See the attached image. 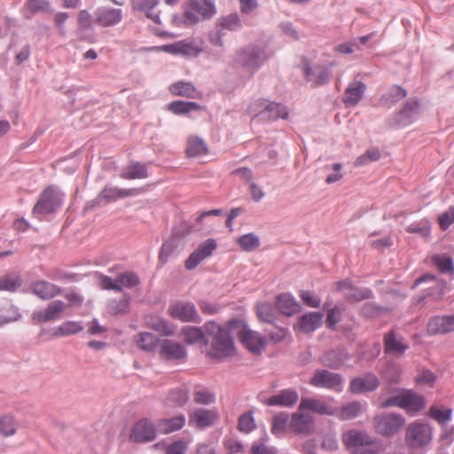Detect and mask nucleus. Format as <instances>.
<instances>
[{
    "mask_svg": "<svg viewBox=\"0 0 454 454\" xmlns=\"http://www.w3.org/2000/svg\"><path fill=\"white\" fill-rule=\"evenodd\" d=\"M21 286L18 275H5L0 278V291L15 292Z\"/></svg>",
    "mask_w": 454,
    "mask_h": 454,
    "instance_id": "obj_46",
    "label": "nucleus"
},
{
    "mask_svg": "<svg viewBox=\"0 0 454 454\" xmlns=\"http://www.w3.org/2000/svg\"><path fill=\"white\" fill-rule=\"evenodd\" d=\"M207 332L213 336L210 355L214 358L223 359L235 354V346L229 331L215 323L207 325Z\"/></svg>",
    "mask_w": 454,
    "mask_h": 454,
    "instance_id": "obj_2",
    "label": "nucleus"
},
{
    "mask_svg": "<svg viewBox=\"0 0 454 454\" xmlns=\"http://www.w3.org/2000/svg\"><path fill=\"white\" fill-rule=\"evenodd\" d=\"M451 411H452L450 409H441L436 405H433L429 409V416L439 424L443 425L450 420Z\"/></svg>",
    "mask_w": 454,
    "mask_h": 454,
    "instance_id": "obj_52",
    "label": "nucleus"
},
{
    "mask_svg": "<svg viewBox=\"0 0 454 454\" xmlns=\"http://www.w3.org/2000/svg\"><path fill=\"white\" fill-rule=\"evenodd\" d=\"M83 330L81 322L66 321L51 330L53 338L66 337L78 333Z\"/></svg>",
    "mask_w": 454,
    "mask_h": 454,
    "instance_id": "obj_31",
    "label": "nucleus"
},
{
    "mask_svg": "<svg viewBox=\"0 0 454 454\" xmlns=\"http://www.w3.org/2000/svg\"><path fill=\"white\" fill-rule=\"evenodd\" d=\"M147 167L145 164L132 163L127 167L121 174L120 176L123 179H142L147 177Z\"/></svg>",
    "mask_w": 454,
    "mask_h": 454,
    "instance_id": "obj_34",
    "label": "nucleus"
},
{
    "mask_svg": "<svg viewBox=\"0 0 454 454\" xmlns=\"http://www.w3.org/2000/svg\"><path fill=\"white\" fill-rule=\"evenodd\" d=\"M193 400L200 404H210L215 402V394L209 389L204 387H197L193 393Z\"/></svg>",
    "mask_w": 454,
    "mask_h": 454,
    "instance_id": "obj_49",
    "label": "nucleus"
},
{
    "mask_svg": "<svg viewBox=\"0 0 454 454\" xmlns=\"http://www.w3.org/2000/svg\"><path fill=\"white\" fill-rule=\"evenodd\" d=\"M402 409L407 411H419L424 409L426 402L421 395L411 390H402Z\"/></svg>",
    "mask_w": 454,
    "mask_h": 454,
    "instance_id": "obj_24",
    "label": "nucleus"
},
{
    "mask_svg": "<svg viewBox=\"0 0 454 454\" xmlns=\"http://www.w3.org/2000/svg\"><path fill=\"white\" fill-rule=\"evenodd\" d=\"M419 106V102L416 100L407 102L398 114L396 121L403 125L411 123L413 115L418 114Z\"/></svg>",
    "mask_w": 454,
    "mask_h": 454,
    "instance_id": "obj_38",
    "label": "nucleus"
},
{
    "mask_svg": "<svg viewBox=\"0 0 454 454\" xmlns=\"http://www.w3.org/2000/svg\"><path fill=\"white\" fill-rule=\"evenodd\" d=\"M49 6L50 4L46 0H27L26 3V8L31 13L46 12L49 9Z\"/></svg>",
    "mask_w": 454,
    "mask_h": 454,
    "instance_id": "obj_61",
    "label": "nucleus"
},
{
    "mask_svg": "<svg viewBox=\"0 0 454 454\" xmlns=\"http://www.w3.org/2000/svg\"><path fill=\"white\" fill-rule=\"evenodd\" d=\"M300 411H311L319 415L333 416L336 408L330 406L326 402L314 397H301L299 404Z\"/></svg>",
    "mask_w": 454,
    "mask_h": 454,
    "instance_id": "obj_14",
    "label": "nucleus"
},
{
    "mask_svg": "<svg viewBox=\"0 0 454 454\" xmlns=\"http://www.w3.org/2000/svg\"><path fill=\"white\" fill-rule=\"evenodd\" d=\"M117 286L120 287V292L123 288H132L140 284L138 276L132 271H125L120 273L117 278Z\"/></svg>",
    "mask_w": 454,
    "mask_h": 454,
    "instance_id": "obj_41",
    "label": "nucleus"
},
{
    "mask_svg": "<svg viewBox=\"0 0 454 454\" xmlns=\"http://www.w3.org/2000/svg\"><path fill=\"white\" fill-rule=\"evenodd\" d=\"M184 340L190 344L196 343L203 339V333L200 328L185 326L181 332Z\"/></svg>",
    "mask_w": 454,
    "mask_h": 454,
    "instance_id": "obj_53",
    "label": "nucleus"
},
{
    "mask_svg": "<svg viewBox=\"0 0 454 454\" xmlns=\"http://www.w3.org/2000/svg\"><path fill=\"white\" fill-rule=\"evenodd\" d=\"M305 74L309 81L313 82L315 84L319 85L323 84L328 81L330 76V72L326 68H320L317 71V77H314V74L310 71L309 67L305 69Z\"/></svg>",
    "mask_w": 454,
    "mask_h": 454,
    "instance_id": "obj_57",
    "label": "nucleus"
},
{
    "mask_svg": "<svg viewBox=\"0 0 454 454\" xmlns=\"http://www.w3.org/2000/svg\"><path fill=\"white\" fill-rule=\"evenodd\" d=\"M406 95V91L402 87L394 85L390 88L387 93L381 97L380 104L384 106L390 107L395 103L404 98Z\"/></svg>",
    "mask_w": 454,
    "mask_h": 454,
    "instance_id": "obj_35",
    "label": "nucleus"
},
{
    "mask_svg": "<svg viewBox=\"0 0 454 454\" xmlns=\"http://www.w3.org/2000/svg\"><path fill=\"white\" fill-rule=\"evenodd\" d=\"M200 108V106L194 102L172 101V113L176 114H187Z\"/></svg>",
    "mask_w": 454,
    "mask_h": 454,
    "instance_id": "obj_55",
    "label": "nucleus"
},
{
    "mask_svg": "<svg viewBox=\"0 0 454 454\" xmlns=\"http://www.w3.org/2000/svg\"><path fill=\"white\" fill-rule=\"evenodd\" d=\"M156 430L153 425L146 419L136 422L129 432V440L136 443H145L154 440Z\"/></svg>",
    "mask_w": 454,
    "mask_h": 454,
    "instance_id": "obj_9",
    "label": "nucleus"
},
{
    "mask_svg": "<svg viewBox=\"0 0 454 454\" xmlns=\"http://www.w3.org/2000/svg\"><path fill=\"white\" fill-rule=\"evenodd\" d=\"M384 345L387 352L395 354H403L409 347L403 340L397 339L393 332L386 334Z\"/></svg>",
    "mask_w": 454,
    "mask_h": 454,
    "instance_id": "obj_33",
    "label": "nucleus"
},
{
    "mask_svg": "<svg viewBox=\"0 0 454 454\" xmlns=\"http://www.w3.org/2000/svg\"><path fill=\"white\" fill-rule=\"evenodd\" d=\"M216 247V241L213 239L202 242L185 261V268L189 270L195 269L202 261L212 255Z\"/></svg>",
    "mask_w": 454,
    "mask_h": 454,
    "instance_id": "obj_12",
    "label": "nucleus"
},
{
    "mask_svg": "<svg viewBox=\"0 0 454 454\" xmlns=\"http://www.w3.org/2000/svg\"><path fill=\"white\" fill-rule=\"evenodd\" d=\"M322 321V313L309 312L301 316L294 328L295 331H300L304 333H311L321 326Z\"/></svg>",
    "mask_w": 454,
    "mask_h": 454,
    "instance_id": "obj_18",
    "label": "nucleus"
},
{
    "mask_svg": "<svg viewBox=\"0 0 454 454\" xmlns=\"http://www.w3.org/2000/svg\"><path fill=\"white\" fill-rule=\"evenodd\" d=\"M432 262L442 273L453 272L452 260L448 255L435 254L432 256Z\"/></svg>",
    "mask_w": 454,
    "mask_h": 454,
    "instance_id": "obj_48",
    "label": "nucleus"
},
{
    "mask_svg": "<svg viewBox=\"0 0 454 454\" xmlns=\"http://www.w3.org/2000/svg\"><path fill=\"white\" fill-rule=\"evenodd\" d=\"M172 94L192 98L199 96V92L192 83L184 82H178L172 85Z\"/></svg>",
    "mask_w": 454,
    "mask_h": 454,
    "instance_id": "obj_43",
    "label": "nucleus"
},
{
    "mask_svg": "<svg viewBox=\"0 0 454 454\" xmlns=\"http://www.w3.org/2000/svg\"><path fill=\"white\" fill-rule=\"evenodd\" d=\"M31 292L42 300H51L62 292L57 285L45 280H37L32 283Z\"/></svg>",
    "mask_w": 454,
    "mask_h": 454,
    "instance_id": "obj_19",
    "label": "nucleus"
},
{
    "mask_svg": "<svg viewBox=\"0 0 454 454\" xmlns=\"http://www.w3.org/2000/svg\"><path fill=\"white\" fill-rule=\"evenodd\" d=\"M217 419L218 415L215 411L200 409L191 414L189 422L191 424L194 423L197 427L203 428L211 426Z\"/></svg>",
    "mask_w": 454,
    "mask_h": 454,
    "instance_id": "obj_27",
    "label": "nucleus"
},
{
    "mask_svg": "<svg viewBox=\"0 0 454 454\" xmlns=\"http://www.w3.org/2000/svg\"><path fill=\"white\" fill-rule=\"evenodd\" d=\"M270 100L265 98H259L253 101L248 106V114L253 118H259L261 121H264L267 113V108Z\"/></svg>",
    "mask_w": 454,
    "mask_h": 454,
    "instance_id": "obj_40",
    "label": "nucleus"
},
{
    "mask_svg": "<svg viewBox=\"0 0 454 454\" xmlns=\"http://www.w3.org/2000/svg\"><path fill=\"white\" fill-rule=\"evenodd\" d=\"M138 192L139 190L136 188L121 189L114 186H106L102 190L99 197L106 202H112L119 199L136 196L138 193Z\"/></svg>",
    "mask_w": 454,
    "mask_h": 454,
    "instance_id": "obj_23",
    "label": "nucleus"
},
{
    "mask_svg": "<svg viewBox=\"0 0 454 454\" xmlns=\"http://www.w3.org/2000/svg\"><path fill=\"white\" fill-rule=\"evenodd\" d=\"M65 194L56 186L50 185L43 189L32 209L35 217L55 213L62 205Z\"/></svg>",
    "mask_w": 454,
    "mask_h": 454,
    "instance_id": "obj_3",
    "label": "nucleus"
},
{
    "mask_svg": "<svg viewBox=\"0 0 454 454\" xmlns=\"http://www.w3.org/2000/svg\"><path fill=\"white\" fill-rule=\"evenodd\" d=\"M364 410V405L359 401H353L336 409L334 414L340 420H350L357 418Z\"/></svg>",
    "mask_w": 454,
    "mask_h": 454,
    "instance_id": "obj_26",
    "label": "nucleus"
},
{
    "mask_svg": "<svg viewBox=\"0 0 454 454\" xmlns=\"http://www.w3.org/2000/svg\"><path fill=\"white\" fill-rule=\"evenodd\" d=\"M98 286L103 290H114L120 292V287L117 286V279H113L109 276L99 274L98 277Z\"/></svg>",
    "mask_w": 454,
    "mask_h": 454,
    "instance_id": "obj_60",
    "label": "nucleus"
},
{
    "mask_svg": "<svg viewBox=\"0 0 454 454\" xmlns=\"http://www.w3.org/2000/svg\"><path fill=\"white\" fill-rule=\"evenodd\" d=\"M238 337L243 346L253 354H260L267 344V340L263 336L247 327L239 332Z\"/></svg>",
    "mask_w": 454,
    "mask_h": 454,
    "instance_id": "obj_11",
    "label": "nucleus"
},
{
    "mask_svg": "<svg viewBox=\"0 0 454 454\" xmlns=\"http://www.w3.org/2000/svg\"><path fill=\"white\" fill-rule=\"evenodd\" d=\"M220 27L223 29L236 30L240 27V20L237 14H230L220 20Z\"/></svg>",
    "mask_w": 454,
    "mask_h": 454,
    "instance_id": "obj_59",
    "label": "nucleus"
},
{
    "mask_svg": "<svg viewBox=\"0 0 454 454\" xmlns=\"http://www.w3.org/2000/svg\"><path fill=\"white\" fill-rule=\"evenodd\" d=\"M289 420L288 415L286 413H281L277 415L273 419L272 428L271 431L273 434H277L278 432H282Z\"/></svg>",
    "mask_w": 454,
    "mask_h": 454,
    "instance_id": "obj_62",
    "label": "nucleus"
},
{
    "mask_svg": "<svg viewBox=\"0 0 454 454\" xmlns=\"http://www.w3.org/2000/svg\"><path fill=\"white\" fill-rule=\"evenodd\" d=\"M108 312L112 315H124L129 310V297L123 296L119 300H111L107 305Z\"/></svg>",
    "mask_w": 454,
    "mask_h": 454,
    "instance_id": "obj_42",
    "label": "nucleus"
},
{
    "mask_svg": "<svg viewBox=\"0 0 454 454\" xmlns=\"http://www.w3.org/2000/svg\"><path fill=\"white\" fill-rule=\"evenodd\" d=\"M381 156L380 151L377 148L368 149L364 154L356 158L355 161L356 167L367 165L371 162L378 160Z\"/></svg>",
    "mask_w": 454,
    "mask_h": 454,
    "instance_id": "obj_50",
    "label": "nucleus"
},
{
    "mask_svg": "<svg viewBox=\"0 0 454 454\" xmlns=\"http://www.w3.org/2000/svg\"><path fill=\"white\" fill-rule=\"evenodd\" d=\"M287 117L288 111L284 105L273 101L269 102L264 121H271L278 119H286Z\"/></svg>",
    "mask_w": 454,
    "mask_h": 454,
    "instance_id": "obj_36",
    "label": "nucleus"
},
{
    "mask_svg": "<svg viewBox=\"0 0 454 454\" xmlns=\"http://www.w3.org/2000/svg\"><path fill=\"white\" fill-rule=\"evenodd\" d=\"M276 306L279 311L287 317H292L301 311L300 303L289 294H281L277 297Z\"/></svg>",
    "mask_w": 454,
    "mask_h": 454,
    "instance_id": "obj_21",
    "label": "nucleus"
},
{
    "mask_svg": "<svg viewBox=\"0 0 454 454\" xmlns=\"http://www.w3.org/2000/svg\"><path fill=\"white\" fill-rule=\"evenodd\" d=\"M215 12V5L208 0H192L184 15V22L192 25L201 19H209Z\"/></svg>",
    "mask_w": 454,
    "mask_h": 454,
    "instance_id": "obj_6",
    "label": "nucleus"
},
{
    "mask_svg": "<svg viewBox=\"0 0 454 454\" xmlns=\"http://www.w3.org/2000/svg\"><path fill=\"white\" fill-rule=\"evenodd\" d=\"M257 316L260 320L270 323L274 320V309L268 302L261 303L257 306Z\"/></svg>",
    "mask_w": 454,
    "mask_h": 454,
    "instance_id": "obj_56",
    "label": "nucleus"
},
{
    "mask_svg": "<svg viewBox=\"0 0 454 454\" xmlns=\"http://www.w3.org/2000/svg\"><path fill=\"white\" fill-rule=\"evenodd\" d=\"M288 427L296 434L309 435L315 431V421L312 416L299 411L292 414Z\"/></svg>",
    "mask_w": 454,
    "mask_h": 454,
    "instance_id": "obj_13",
    "label": "nucleus"
},
{
    "mask_svg": "<svg viewBox=\"0 0 454 454\" xmlns=\"http://www.w3.org/2000/svg\"><path fill=\"white\" fill-rule=\"evenodd\" d=\"M269 56L266 47L251 46L239 54L238 63L247 69L249 75H253L268 59Z\"/></svg>",
    "mask_w": 454,
    "mask_h": 454,
    "instance_id": "obj_4",
    "label": "nucleus"
},
{
    "mask_svg": "<svg viewBox=\"0 0 454 454\" xmlns=\"http://www.w3.org/2000/svg\"><path fill=\"white\" fill-rule=\"evenodd\" d=\"M158 335L150 333H140L137 335V346L148 352H157L161 359H170V342L168 339L170 334V328L167 322L162 320L155 321L153 325Z\"/></svg>",
    "mask_w": 454,
    "mask_h": 454,
    "instance_id": "obj_1",
    "label": "nucleus"
},
{
    "mask_svg": "<svg viewBox=\"0 0 454 454\" xmlns=\"http://www.w3.org/2000/svg\"><path fill=\"white\" fill-rule=\"evenodd\" d=\"M348 358V354L333 350L325 355L323 364L330 368L339 369Z\"/></svg>",
    "mask_w": 454,
    "mask_h": 454,
    "instance_id": "obj_37",
    "label": "nucleus"
},
{
    "mask_svg": "<svg viewBox=\"0 0 454 454\" xmlns=\"http://www.w3.org/2000/svg\"><path fill=\"white\" fill-rule=\"evenodd\" d=\"M158 4V0H134L133 6L146 13V16L155 21L157 24H161L159 13L155 10Z\"/></svg>",
    "mask_w": 454,
    "mask_h": 454,
    "instance_id": "obj_32",
    "label": "nucleus"
},
{
    "mask_svg": "<svg viewBox=\"0 0 454 454\" xmlns=\"http://www.w3.org/2000/svg\"><path fill=\"white\" fill-rule=\"evenodd\" d=\"M406 444L412 449L427 447L432 442V428L427 423H411L405 434Z\"/></svg>",
    "mask_w": 454,
    "mask_h": 454,
    "instance_id": "obj_5",
    "label": "nucleus"
},
{
    "mask_svg": "<svg viewBox=\"0 0 454 454\" xmlns=\"http://www.w3.org/2000/svg\"><path fill=\"white\" fill-rule=\"evenodd\" d=\"M309 384L316 387L326 388L340 393L343 389L340 374L327 370H317L309 380Z\"/></svg>",
    "mask_w": 454,
    "mask_h": 454,
    "instance_id": "obj_8",
    "label": "nucleus"
},
{
    "mask_svg": "<svg viewBox=\"0 0 454 454\" xmlns=\"http://www.w3.org/2000/svg\"><path fill=\"white\" fill-rule=\"evenodd\" d=\"M300 297L302 301L310 308H318L320 306L321 300L309 291H301Z\"/></svg>",
    "mask_w": 454,
    "mask_h": 454,
    "instance_id": "obj_64",
    "label": "nucleus"
},
{
    "mask_svg": "<svg viewBox=\"0 0 454 454\" xmlns=\"http://www.w3.org/2000/svg\"><path fill=\"white\" fill-rule=\"evenodd\" d=\"M200 51V47L190 40H183L172 43V54L196 57Z\"/></svg>",
    "mask_w": 454,
    "mask_h": 454,
    "instance_id": "obj_28",
    "label": "nucleus"
},
{
    "mask_svg": "<svg viewBox=\"0 0 454 454\" xmlns=\"http://www.w3.org/2000/svg\"><path fill=\"white\" fill-rule=\"evenodd\" d=\"M251 454H276V449L267 445L264 440L254 442L250 449Z\"/></svg>",
    "mask_w": 454,
    "mask_h": 454,
    "instance_id": "obj_58",
    "label": "nucleus"
},
{
    "mask_svg": "<svg viewBox=\"0 0 454 454\" xmlns=\"http://www.w3.org/2000/svg\"><path fill=\"white\" fill-rule=\"evenodd\" d=\"M189 400V388L186 385L175 387L172 391V406H184Z\"/></svg>",
    "mask_w": 454,
    "mask_h": 454,
    "instance_id": "obj_47",
    "label": "nucleus"
},
{
    "mask_svg": "<svg viewBox=\"0 0 454 454\" xmlns=\"http://www.w3.org/2000/svg\"><path fill=\"white\" fill-rule=\"evenodd\" d=\"M17 426L14 419L11 416L0 418V434L4 437L13 435L16 433Z\"/></svg>",
    "mask_w": 454,
    "mask_h": 454,
    "instance_id": "obj_51",
    "label": "nucleus"
},
{
    "mask_svg": "<svg viewBox=\"0 0 454 454\" xmlns=\"http://www.w3.org/2000/svg\"><path fill=\"white\" fill-rule=\"evenodd\" d=\"M373 423L378 434L384 436H393L403 427L405 420L401 415L390 413L375 416Z\"/></svg>",
    "mask_w": 454,
    "mask_h": 454,
    "instance_id": "obj_7",
    "label": "nucleus"
},
{
    "mask_svg": "<svg viewBox=\"0 0 454 454\" xmlns=\"http://www.w3.org/2000/svg\"><path fill=\"white\" fill-rule=\"evenodd\" d=\"M237 243L244 251L249 252L260 247V239L254 233L245 234L237 239Z\"/></svg>",
    "mask_w": 454,
    "mask_h": 454,
    "instance_id": "obj_44",
    "label": "nucleus"
},
{
    "mask_svg": "<svg viewBox=\"0 0 454 454\" xmlns=\"http://www.w3.org/2000/svg\"><path fill=\"white\" fill-rule=\"evenodd\" d=\"M122 15L120 9L104 8L97 12V22L102 27H110L118 24Z\"/></svg>",
    "mask_w": 454,
    "mask_h": 454,
    "instance_id": "obj_25",
    "label": "nucleus"
},
{
    "mask_svg": "<svg viewBox=\"0 0 454 454\" xmlns=\"http://www.w3.org/2000/svg\"><path fill=\"white\" fill-rule=\"evenodd\" d=\"M208 152V146L202 138L197 136L188 137L186 153L189 157L204 156L207 155Z\"/></svg>",
    "mask_w": 454,
    "mask_h": 454,
    "instance_id": "obj_30",
    "label": "nucleus"
},
{
    "mask_svg": "<svg viewBox=\"0 0 454 454\" xmlns=\"http://www.w3.org/2000/svg\"><path fill=\"white\" fill-rule=\"evenodd\" d=\"M380 385L379 379L373 373H366L364 376L354 378L348 386L352 394H361L375 390Z\"/></svg>",
    "mask_w": 454,
    "mask_h": 454,
    "instance_id": "obj_16",
    "label": "nucleus"
},
{
    "mask_svg": "<svg viewBox=\"0 0 454 454\" xmlns=\"http://www.w3.org/2000/svg\"><path fill=\"white\" fill-rule=\"evenodd\" d=\"M20 314L16 307L12 304H6L0 308V326L16 321Z\"/></svg>",
    "mask_w": 454,
    "mask_h": 454,
    "instance_id": "obj_45",
    "label": "nucleus"
},
{
    "mask_svg": "<svg viewBox=\"0 0 454 454\" xmlns=\"http://www.w3.org/2000/svg\"><path fill=\"white\" fill-rule=\"evenodd\" d=\"M172 317H176L184 322L195 321L197 313L192 304L178 302L172 308Z\"/></svg>",
    "mask_w": 454,
    "mask_h": 454,
    "instance_id": "obj_29",
    "label": "nucleus"
},
{
    "mask_svg": "<svg viewBox=\"0 0 454 454\" xmlns=\"http://www.w3.org/2000/svg\"><path fill=\"white\" fill-rule=\"evenodd\" d=\"M341 442L348 449L368 446L372 443V440L369 434L356 429H349L344 432L341 434Z\"/></svg>",
    "mask_w": 454,
    "mask_h": 454,
    "instance_id": "obj_17",
    "label": "nucleus"
},
{
    "mask_svg": "<svg viewBox=\"0 0 454 454\" xmlns=\"http://www.w3.org/2000/svg\"><path fill=\"white\" fill-rule=\"evenodd\" d=\"M299 395L297 391L288 388L270 396L265 403L270 406L291 407L297 403Z\"/></svg>",
    "mask_w": 454,
    "mask_h": 454,
    "instance_id": "obj_20",
    "label": "nucleus"
},
{
    "mask_svg": "<svg viewBox=\"0 0 454 454\" xmlns=\"http://www.w3.org/2000/svg\"><path fill=\"white\" fill-rule=\"evenodd\" d=\"M427 331L429 335L446 334L453 332L454 314L432 317L427 323Z\"/></svg>",
    "mask_w": 454,
    "mask_h": 454,
    "instance_id": "obj_15",
    "label": "nucleus"
},
{
    "mask_svg": "<svg viewBox=\"0 0 454 454\" xmlns=\"http://www.w3.org/2000/svg\"><path fill=\"white\" fill-rule=\"evenodd\" d=\"M238 428L243 433H249L255 428V423L252 412H246L239 417Z\"/></svg>",
    "mask_w": 454,
    "mask_h": 454,
    "instance_id": "obj_54",
    "label": "nucleus"
},
{
    "mask_svg": "<svg viewBox=\"0 0 454 454\" xmlns=\"http://www.w3.org/2000/svg\"><path fill=\"white\" fill-rule=\"evenodd\" d=\"M67 304L62 301L56 300L50 302L43 309H38L32 314V320L35 323L55 321L61 318Z\"/></svg>",
    "mask_w": 454,
    "mask_h": 454,
    "instance_id": "obj_10",
    "label": "nucleus"
},
{
    "mask_svg": "<svg viewBox=\"0 0 454 454\" xmlns=\"http://www.w3.org/2000/svg\"><path fill=\"white\" fill-rule=\"evenodd\" d=\"M337 291L343 293L347 299L350 300H362L367 296L361 291L353 287L348 280H341L336 284Z\"/></svg>",
    "mask_w": 454,
    "mask_h": 454,
    "instance_id": "obj_39",
    "label": "nucleus"
},
{
    "mask_svg": "<svg viewBox=\"0 0 454 454\" xmlns=\"http://www.w3.org/2000/svg\"><path fill=\"white\" fill-rule=\"evenodd\" d=\"M366 90L365 83L362 82H353L345 90L343 102L347 106H355L364 97Z\"/></svg>",
    "mask_w": 454,
    "mask_h": 454,
    "instance_id": "obj_22",
    "label": "nucleus"
},
{
    "mask_svg": "<svg viewBox=\"0 0 454 454\" xmlns=\"http://www.w3.org/2000/svg\"><path fill=\"white\" fill-rule=\"evenodd\" d=\"M193 229V226L187 221L182 220L173 230L172 235L177 238H183L188 235Z\"/></svg>",
    "mask_w": 454,
    "mask_h": 454,
    "instance_id": "obj_63",
    "label": "nucleus"
}]
</instances>
